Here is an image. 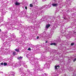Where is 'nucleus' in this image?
Masks as SVG:
<instances>
[{"label":"nucleus","instance_id":"18","mask_svg":"<svg viewBox=\"0 0 76 76\" xmlns=\"http://www.w3.org/2000/svg\"><path fill=\"white\" fill-rule=\"evenodd\" d=\"M63 18V19H66L65 18Z\"/></svg>","mask_w":76,"mask_h":76},{"label":"nucleus","instance_id":"8","mask_svg":"<svg viewBox=\"0 0 76 76\" xmlns=\"http://www.w3.org/2000/svg\"><path fill=\"white\" fill-rule=\"evenodd\" d=\"M30 6L31 7H33V5H32V4H30Z\"/></svg>","mask_w":76,"mask_h":76},{"label":"nucleus","instance_id":"15","mask_svg":"<svg viewBox=\"0 0 76 76\" xmlns=\"http://www.w3.org/2000/svg\"><path fill=\"white\" fill-rule=\"evenodd\" d=\"M25 9H26V10H27V7H25Z\"/></svg>","mask_w":76,"mask_h":76},{"label":"nucleus","instance_id":"6","mask_svg":"<svg viewBox=\"0 0 76 76\" xmlns=\"http://www.w3.org/2000/svg\"><path fill=\"white\" fill-rule=\"evenodd\" d=\"M23 58V57L20 56L19 57H18L17 59H18V60H20V59L21 58L22 59Z\"/></svg>","mask_w":76,"mask_h":76},{"label":"nucleus","instance_id":"19","mask_svg":"<svg viewBox=\"0 0 76 76\" xmlns=\"http://www.w3.org/2000/svg\"><path fill=\"white\" fill-rule=\"evenodd\" d=\"M0 31H1V29H0Z\"/></svg>","mask_w":76,"mask_h":76},{"label":"nucleus","instance_id":"2","mask_svg":"<svg viewBox=\"0 0 76 76\" xmlns=\"http://www.w3.org/2000/svg\"><path fill=\"white\" fill-rule=\"evenodd\" d=\"M55 69H59V66H55Z\"/></svg>","mask_w":76,"mask_h":76},{"label":"nucleus","instance_id":"9","mask_svg":"<svg viewBox=\"0 0 76 76\" xmlns=\"http://www.w3.org/2000/svg\"><path fill=\"white\" fill-rule=\"evenodd\" d=\"M16 52H13V55H14V56H15L16 55Z\"/></svg>","mask_w":76,"mask_h":76},{"label":"nucleus","instance_id":"5","mask_svg":"<svg viewBox=\"0 0 76 76\" xmlns=\"http://www.w3.org/2000/svg\"><path fill=\"white\" fill-rule=\"evenodd\" d=\"M20 3L18 2H16L15 3V5H16L17 6H19V5H20Z\"/></svg>","mask_w":76,"mask_h":76},{"label":"nucleus","instance_id":"1","mask_svg":"<svg viewBox=\"0 0 76 76\" xmlns=\"http://www.w3.org/2000/svg\"><path fill=\"white\" fill-rule=\"evenodd\" d=\"M52 5L54 7H56L58 6V4H53Z\"/></svg>","mask_w":76,"mask_h":76},{"label":"nucleus","instance_id":"17","mask_svg":"<svg viewBox=\"0 0 76 76\" xmlns=\"http://www.w3.org/2000/svg\"><path fill=\"white\" fill-rule=\"evenodd\" d=\"M48 42V41H47L45 42V43H47Z\"/></svg>","mask_w":76,"mask_h":76},{"label":"nucleus","instance_id":"16","mask_svg":"<svg viewBox=\"0 0 76 76\" xmlns=\"http://www.w3.org/2000/svg\"><path fill=\"white\" fill-rule=\"evenodd\" d=\"M39 38V36H37V39H38Z\"/></svg>","mask_w":76,"mask_h":76},{"label":"nucleus","instance_id":"7","mask_svg":"<svg viewBox=\"0 0 76 76\" xmlns=\"http://www.w3.org/2000/svg\"><path fill=\"white\" fill-rule=\"evenodd\" d=\"M15 51H16L17 52H19V49H16L15 50Z\"/></svg>","mask_w":76,"mask_h":76},{"label":"nucleus","instance_id":"3","mask_svg":"<svg viewBox=\"0 0 76 76\" xmlns=\"http://www.w3.org/2000/svg\"><path fill=\"white\" fill-rule=\"evenodd\" d=\"M50 26H51L50 24H48V25H46V28H49V27H50Z\"/></svg>","mask_w":76,"mask_h":76},{"label":"nucleus","instance_id":"14","mask_svg":"<svg viewBox=\"0 0 76 76\" xmlns=\"http://www.w3.org/2000/svg\"><path fill=\"white\" fill-rule=\"evenodd\" d=\"M75 61H76V58H75V59L74 60H73L74 62H75Z\"/></svg>","mask_w":76,"mask_h":76},{"label":"nucleus","instance_id":"13","mask_svg":"<svg viewBox=\"0 0 76 76\" xmlns=\"http://www.w3.org/2000/svg\"><path fill=\"white\" fill-rule=\"evenodd\" d=\"M28 50H29V51H31V48H28Z\"/></svg>","mask_w":76,"mask_h":76},{"label":"nucleus","instance_id":"4","mask_svg":"<svg viewBox=\"0 0 76 76\" xmlns=\"http://www.w3.org/2000/svg\"><path fill=\"white\" fill-rule=\"evenodd\" d=\"M51 45H56V43H52L50 44Z\"/></svg>","mask_w":76,"mask_h":76},{"label":"nucleus","instance_id":"12","mask_svg":"<svg viewBox=\"0 0 76 76\" xmlns=\"http://www.w3.org/2000/svg\"><path fill=\"white\" fill-rule=\"evenodd\" d=\"M3 64H3V62H2L1 63V66L3 65Z\"/></svg>","mask_w":76,"mask_h":76},{"label":"nucleus","instance_id":"10","mask_svg":"<svg viewBox=\"0 0 76 76\" xmlns=\"http://www.w3.org/2000/svg\"><path fill=\"white\" fill-rule=\"evenodd\" d=\"M74 44H75V43H71V45L72 46H73L74 45Z\"/></svg>","mask_w":76,"mask_h":76},{"label":"nucleus","instance_id":"11","mask_svg":"<svg viewBox=\"0 0 76 76\" xmlns=\"http://www.w3.org/2000/svg\"><path fill=\"white\" fill-rule=\"evenodd\" d=\"M4 66H6L7 65V63H4Z\"/></svg>","mask_w":76,"mask_h":76}]
</instances>
